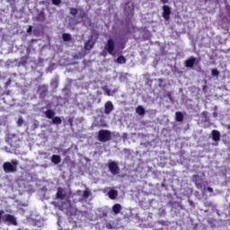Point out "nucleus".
I'll return each instance as SVG.
<instances>
[{"label": "nucleus", "instance_id": "obj_63", "mask_svg": "<svg viewBox=\"0 0 230 230\" xmlns=\"http://www.w3.org/2000/svg\"><path fill=\"white\" fill-rule=\"evenodd\" d=\"M34 126H35V128H37V127H38L37 123H34Z\"/></svg>", "mask_w": 230, "mask_h": 230}, {"label": "nucleus", "instance_id": "obj_54", "mask_svg": "<svg viewBox=\"0 0 230 230\" xmlns=\"http://www.w3.org/2000/svg\"><path fill=\"white\" fill-rule=\"evenodd\" d=\"M101 55H102V57H107V52H106V51H102V52L101 53Z\"/></svg>", "mask_w": 230, "mask_h": 230}, {"label": "nucleus", "instance_id": "obj_17", "mask_svg": "<svg viewBox=\"0 0 230 230\" xmlns=\"http://www.w3.org/2000/svg\"><path fill=\"white\" fill-rule=\"evenodd\" d=\"M37 12L36 21L38 22H44L46 21V9L41 8L40 11L37 10Z\"/></svg>", "mask_w": 230, "mask_h": 230}, {"label": "nucleus", "instance_id": "obj_56", "mask_svg": "<svg viewBox=\"0 0 230 230\" xmlns=\"http://www.w3.org/2000/svg\"><path fill=\"white\" fill-rule=\"evenodd\" d=\"M161 2L163 3V4H166L168 3V0H161Z\"/></svg>", "mask_w": 230, "mask_h": 230}, {"label": "nucleus", "instance_id": "obj_40", "mask_svg": "<svg viewBox=\"0 0 230 230\" xmlns=\"http://www.w3.org/2000/svg\"><path fill=\"white\" fill-rule=\"evenodd\" d=\"M212 111H213V113H212L213 118H218V106H214Z\"/></svg>", "mask_w": 230, "mask_h": 230}, {"label": "nucleus", "instance_id": "obj_45", "mask_svg": "<svg viewBox=\"0 0 230 230\" xmlns=\"http://www.w3.org/2000/svg\"><path fill=\"white\" fill-rule=\"evenodd\" d=\"M104 94H107V96H111V89H109L107 86L103 87Z\"/></svg>", "mask_w": 230, "mask_h": 230}, {"label": "nucleus", "instance_id": "obj_53", "mask_svg": "<svg viewBox=\"0 0 230 230\" xmlns=\"http://www.w3.org/2000/svg\"><path fill=\"white\" fill-rule=\"evenodd\" d=\"M207 190H208L209 193H213V188L211 187H208Z\"/></svg>", "mask_w": 230, "mask_h": 230}, {"label": "nucleus", "instance_id": "obj_33", "mask_svg": "<svg viewBox=\"0 0 230 230\" xmlns=\"http://www.w3.org/2000/svg\"><path fill=\"white\" fill-rule=\"evenodd\" d=\"M62 39L64 42H71L73 40V37L69 33H63L62 34Z\"/></svg>", "mask_w": 230, "mask_h": 230}, {"label": "nucleus", "instance_id": "obj_55", "mask_svg": "<svg viewBox=\"0 0 230 230\" xmlns=\"http://www.w3.org/2000/svg\"><path fill=\"white\" fill-rule=\"evenodd\" d=\"M3 94H8V93H6V92L2 93V94H0V100H4V98H1V96H3Z\"/></svg>", "mask_w": 230, "mask_h": 230}, {"label": "nucleus", "instance_id": "obj_32", "mask_svg": "<svg viewBox=\"0 0 230 230\" xmlns=\"http://www.w3.org/2000/svg\"><path fill=\"white\" fill-rule=\"evenodd\" d=\"M184 119V115L181 111H176L175 112V120L178 122L183 121Z\"/></svg>", "mask_w": 230, "mask_h": 230}, {"label": "nucleus", "instance_id": "obj_8", "mask_svg": "<svg viewBox=\"0 0 230 230\" xmlns=\"http://www.w3.org/2000/svg\"><path fill=\"white\" fill-rule=\"evenodd\" d=\"M96 40H98V34L92 33L88 39V40L84 43V49L85 51H91L94 45L96 44Z\"/></svg>", "mask_w": 230, "mask_h": 230}, {"label": "nucleus", "instance_id": "obj_19", "mask_svg": "<svg viewBox=\"0 0 230 230\" xmlns=\"http://www.w3.org/2000/svg\"><path fill=\"white\" fill-rule=\"evenodd\" d=\"M158 224H160V226H163L164 227L162 229L164 230H172V228L173 230H175V227L172 226V223H170L169 221H164V220H159Z\"/></svg>", "mask_w": 230, "mask_h": 230}, {"label": "nucleus", "instance_id": "obj_22", "mask_svg": "<svg viewBox=\"0 0 230 230\" xmlns=\"http://www.w3.org/2000/svg\"><path fill=\"white\" fill-rule=\"evenodd\" d=\"M7 66H10L11 67H19V59H8L6 61Z\"/></svg>", "mask_w": 230, "mask_h": 230}, {"label": "nucleus", "instance_id": "obj_58", "mask_svg": "<svg viewBox=\"0 0 230 230\" xmlns=\"http://www.w3.org/2000/svg\"><path fill=\"white\" fill-rule=\"evenodd\" d=\"M58 226L60 227V218L58 219Z\"/></svg>", "mask_w": 230, "mask_h": 230}, {"label": "nucleus", "instance_id": "obj_37", "mask_svg": "<svg viewBox=\"0 0 230 230\" xmlns=\"http://www.w3.org/2000/svg\"><path fill=\"white\" fill-rule=\"evenodd\" d=\"M69 14L72 15L73 17H75V15H78V9H76L75 7H70Z\"/></svg>", "mask_w": 230, "mask_h": 230}, {"label": "nucleus", "instance_id": "obj_12", "mask_svg": "<svg viewBox=\"0 0 230 230\" xmlns=\"http://www.w3.org/2000/svg\"><path fill=\"white\" fill-rule=\"evenodd\" d=\"M104 193H107L111 200H116L118 199L119 192L114 188L108 187L104 190Z\"/></svg>", "mask_w": 230, "mask_h": 230}, {"label": "nucleus", "instance_id": "obj_10", "mask_svg": "<svg viewBox=\"0 0 230 230\" xmlns=\"http://www.w3.org/2000/svg\"><path fill=\"white\" fill-rule=\"evenodd\" d=\"M200 62L199 58H195L194 56H190L184 61V66L187 69H193V67Z\"/></svg>", "mask_w": 230, "mask_h": 230}, {"label": "nucleus", "instance_id": "obj_59", "mask_svg": "<svg viewBox=\"0 0 230 230\" xmlns=\"http://www.w3.org/2000/svg\"><path fill=\"white\" fill-rule=\"evenodd\" d=\"M189 202H190V206H193V201L192 200H189Z\"/></svg>", "mask_w": 230, "mask_h": 230}, {"label": "nucleus", "instance_id": "obj_61", "mask_svg": "<svg viewBox=\"0 0 230 230\" xmlns=\"http://www.w3.org/2000/svg\"><path fill=\"white\" fill-rule=\"evenodd\" d=\"M162 188H164L166 185L164 183L161 184Z\"/></svg>", "mask_w": 230, "mask_h": 230}, {"label": "nucleus", "instance_id": "obj_31", "mask_svg": "<svg viewBox=\"0 0 230 230\" xmlns=\"http://www.w3.org/2000/svg\"><path fill=\"white\" fill-rule=\"evenodd\" d=\"M62 93H63L65 98H69V96L71 95V89H69V86H65L62 89Z\"/></svg>", "mask_w": 230, "mask_h": 230}, {"label": "nucleus", "instance_id": "obj_51", "mask_svg": "<svg viewBox=\"0 0 230 230\" xmlns=\"http://www.w3.org/2000/svg\"><path fill=\"white\" fill-rule=\"evenodd\" d=\"M32 30H33V27L30 25L27 29V33H31Z\"/></svg>", "mask_w": 230, "mask_h": 230}, {"label": "nucleus", "instance_id": "obj_7", "mask_svg": "<svg viewBox=\"0 0 230 230\" xmlns=\"http://www.w3.org/2000/svg\"><path fill=\"white\" fill-rule=\"evenodd\" d=\"M107 168L111 175H119V162L109 160L107 163Z\"/></svg>", "mask_w": 230, "mask_h": 230}, {"label": "nucleus", "instance_id": "obj_21", "mask_svg": "<svg viewBox=\"0 0 230 230\" xmlns=\"http://www.w3.org/2000/svg\"><path fill=\"white\" fill-rule=\"evenodd\" d=\"M212 136V140L215 141L216 143H218L220 141V131L214 129L211 132Z\"/></svg>", "mask_w": 230, "mask_h": 230}, {"label": "nucleus", "instance_id": "obj_43", "mask_svg": "<svg viewBox=\"0 0 230 230\" xmlns=\"http://www.w3.org/2000/svg\"><path fill=\"white\" fill-rule=\"evenodd\" d=\"M42 226H44V223H42V221H40V220L36 219V221L34 223V226L35 227H42Z\"/></svg>", "mask_w": 230, "mask_h": 230}, {"label": "nucleus", "instance_id": "obj_34", "mask_svg": "<svg viewBox=\"0 0 230 230\" xmlns=\"http://www.w3.org/2000/svg\"><path fill=\"white\" fill-rule=\"evenodd\" d=\"M28 64V57H22L21 58L20 61L18 60V67H20V66H26Z\"/></svg>", "mask_w": 230, "mask_h": 230}, {"label": "nucleus", "instance_id": "obj_27", "mask_svg": "<svg viewBox=\"0 0 230 230\" xmlns=\"http://www.w3.org/2000/svg\"><path fill=\"white\" fill-rule=\"evenodd\" d=\"M52 125H62V119L58 116H54L51 119Z\"/></svg>", "mask_w": 230, "mask_h": 230}, {"label": "nucleus", "instance_id": "obj_35", "mask_svg": "<svg viewBox=\"0 0 230 230\" xmlns=\"http://www.w3.org/2000/svg\"><path fill=\"white\" fill-rule=\"evenodd\" d=\"M117 63L118 64H126L127 63V58H125V56L121 55V56H119L117 58Z\"/></svg>", "mask_w": 230, "mask_h": 230}, {"label": "nucleus", "instance_id": "obj_14", "mask_svg": "<svg viewBox=\"0 0 230 230\" xmlns=\"http://www.w3.org/2000/svg\"><path fill=\"white\" fill-rule=\"evenodd\" d=\"M4 221L8 224V226H17V218L12 214H5L4 216Z\"/></svg>", "mask_w": 230, "mask_h": 230}, {"label": "nucleus", "instance_id": "obj_64", "mask_svg": "<svg viewBox=\"0 0 230 230\" xmlns=\"http://www.w3.org/2000/svg\"><path fill=\"white\" fill-rule=\"evenodd\" d=\"M28 176H30V174H28V173H25V177H28Z\"/></svg>", "mask_w": 230, "mask_h": 230}, {"label": "nucleus", "instance_id": "obj_36", "mask_svg": "<svg viewBox=\"0 0 230 230\" xmlns=\"http://www.w3.org/2000/svg\"><path fill=\"white\" fill-rule=\"evenodd\" d=\"M136 112H137V114H138L139 116H144V114H145V108H143V106H138V107L136 109Z\"/></svg>", "mask_w": 230, "mask_h": 230}, {"label": "nucleus", "instance_id": "obj_49", "mask_svg": "<svg viewBox=\"0 0 230 230\" xmlns=\"http://www.w3.org/2000/svg\"><path fill=\"white\" fill-rule=\"evenodd\" d=\"M7 75L4 72H0V79L1 80H4V78H6Z\"/></svg>", "mask_w": 230, "mask_h": 230}, {"label": "nucleus", "instance_id": "obj_50", "mask_svg": "<svg viewBox=\"0 0 230 230\" xmlns=\"http://www.w3.org/2000/svg\"><path fill=\"white\" fill-rule=\"evenodd\" d=\"M73 121H74L73 117H68L67 123L70 125V127H73Z\"/></svg>", "mask_w": 230, "mask_h": 230}, {"label": "nucleus", "instance_id": "obj_52", "mask_svg": "<svg viewBox=\"0 0 230 230\" xmlns=\"http://www.w3.org/2000/svg\"><path fill=\"white\" fill-rule=\"evenodd\" d=\"M107 229H112V225L111 223H108L106 225Z\"/></svg>", "mask_w": 230, "mask_h": 230}, {"label": "nucleus", "instance_id": "obj_9", "mask_svg": "<svg viewBox=\"0 0 230 230\" xmlns=\"http://www.w3.org/2000/svg\"><path fill=\"white\" fill-rule=\"evenodd\" d=\"M36 93L40 100H44L49 94V86L48 84H40Z\"/></svg>", "mask_w": 230, "mask_h": 230}, {"label": "nucleus", "instance_id": "obj_13", "mask_svg": "<svg viewBox=\"0 0 230 230\" xmlns=\"http://www.w3.org/2000/svg\"><path fill=\"white\" fill-rule=\"evenodd\" d=\"M67 199V192L64 188L58 187L56 193V200H66Z\"/></svg>", "mask_w": 230, "mask_h": 230}, {"label": "nucleus", "instance_id": "obj_4", "mask_svg": "<svg viewBox=\"0 0 230 230\" xmlns=\"http://www.w3.org/2000/svg\"><path fill=\"white\" fill-rule=\"evenodd\" d=\"M114 111V104L111 101H107L104 103V111L103 108H99L95 111L96 114H99L101 118H103V114L109 116Z\"/></svg>", "mask_w": 230, "mask_h": 230}, {"label": "nucleus", "instance_id": "obj_5", "mask_svg": "<svg viewBox=\"0 0 230 230\" xmlns=\"http://www.w3.org/2000/svg\"><path fill=\"white\" fill-rule=\"evenodd\" d=\"M112 139V133L109 129H100L97 134V140L101 143H109Z\"/></svg>", "mask_w": 230, "mask_h": 230}, {"label": "nucleus", "instance_id": "obj_26", "mask_svg": "<svg viewBox=\"0 0 230 230\" xmlns=\"http://www.w3.org/2000/svg\"><path fill=\"white\" fill-rule=\"evenodd\" d=\"M43 114H45V117L48 118V119H52L55 116V111L53 110H47L46 111H43Z\"/></svg>", "mask_w": 230, "mask_h": 230}, {"label": "nucleus", "instance_id": "obj_44", "mask_svg": "<svg viewBox=\"0 0 230 230\" xmlns=\"http://www.w3.org/2000/svg\"><path fill=\"white\" fill-rule=\"evenodd\" d=\"M52 4H54L55 6H58L61 4L62 0H51Z\"/></svg>", "mask_w": 230, "mask_h": 230}, {"label": "nucleus", "instance_id": "obj_1", "mask_svg": "<svg viewBox=\"0 0 230 230\" xmlns=\"http://www.w3.org/2000/svg\"><path fill=\"white\" fill-rule=\"evenodd\" d=\"M74 102L81 112H85V111H93V103L89 102V99L84 94H76Z\"/></svg>", "mask_w": 230, "mask_h": 230}, {"label": "nucleus", "instance_id": "obj_62", "mask_svg": "<svg viewBox=\"0 0 230 230\" xmlns=\"http://www.w3.org/2000/svg\"><path fill=\"white\" fill-rule=\"evenodd\" d=\"M102 102V99H98L97 103H100Z\"/></svg>", "mask_w": 230, "mask_h": 230}, {"label": "nucleus", "instance_id": "obj_41", "mask_svg": "<svg viewBox=\"0 0 230 230\" xmlns=\"http://www.w3.org/2000/svg\"><path fill=\"white\" fill-rule=\"evenodd\" d=\"M24 124V119H22V116H19L18 120L16 122L17 127H22Z\"/></svg>", "mask_w": 230, "mask_h": 230}, {"label": "nucleus", "instance_id": "obj_57", "mask_svg": "<svg viewBox=\"0 0 230 230\" xmlns=\"http://www.w3.org/2000/svg\"><path fill=\"white\" fill-rule=\"evenodd\" d=\"M3 211L2 210H0V222H1V218H3Z\"/></svg>", "mask_w": 230, "mask_h": 230}, {"label": "nucleus", "instance_id": "obj_46", "mask_svg": "<svg viewBox=\"0 0 230 230\" xmlns=\"http://www.w3.org/2000/svg\"><path fill=\"white\" fill-rule=\"evenodd\" d=\"M159 217H164L166 215L165 209H160L158 212Z\"/></svg>", "mask_w": 230, "mask_h": 230}, {"label": "nucleus", "instance_id": "obj_11", "mask_svg": "<svg viewBox=\"0 0 230 230\" xmlns=\"http://www.w3.org/2000/svg\"><path fill=\"white\" fill-rule=\"evenodd\" d=\"M104 49L108 51L109 55H114V49H116V42H114V40L109 39L104 46Z\"/></svg>", "mask_w": 230, "mask_h": 230}, {"label": "nucleus", "instance_id": "obj_25", "mask_svg": "<svg viewBox=\"0 0 230 230\" xmlns=\"http://www.w3.org/2000/svg\"><path fill=\"white\" fill-rule=\"evenodd\" d=\"M15 76H17L16 73H13L11 75V78H9L7 80V82L4 84V89H8V87H10L12 82H15V80L12 79V78H15Z\"/></svg>", "mask_w": 230, "mask_h": 230}, {"label": "nucleus", "instance_id": "obj_60", "mask_svg": "<svg viewBox=\"0 0 230 230\" xmlns=\"http://www.w3.org/2000/svg\"><path fill=\"white\" fill-rule=\"evenodd\" d=\"M206 206H208V208L211 207V202L206 203Z\"/></svg>", "mask_w": 230, "mask_h": 230}, {"label": "nucleus", "instance_id": "obj_3", "mask_svg": "<svg viewBox=\"0 0 230 230\" xmlns=\"http://www.w3.org/2000/svg\"><path fill=\"white\" fill-rule=\"evenodd\" d=\"M191 182H194L197 190H200L201 191H204V190H206V188L208 187V181L204 180V177H202V175L199 174L192 175Z\"/></svg>", "mask_w": 230, "mask_h": 230}, {"label": "nucleus", "instance_id": "obj_23", "mask_svg": "<svg viewBox=\"0 0 230 230\" xmlns=\"http://www.w3.org/2000/svg\"><path fill=\"white\" fill-rule=\"evenodd\" d=\"M77 195H81V197H83V199H89V196L91 195V191H89V190H77Z\"/></svg>", "mask_w": 230, "mask_h": 230}, {"label": "nucleus", "instance_id": "obj_47", "mask_svg": "<svg viewBox=\"0 0 230 230\" xmlns=\"http://www.w3.org/2000/svg\"><path fill=\"white\" fill-rule=\"evenodd\" d=\"M43 109H47V111H52L51 110V103L49 102V101L47 102V104L45 107H43Z\"/></svg>", "mask_w": 230, "mask_h": 230}, {"label": "nucleus", "instance_id": "obj_38", "mask_svg": "<svg viewBox=\"0 0 230 230\" xmlns=\"http://www.w3.org/2000/svg\"><path fill=\"white\" fill-rule=\"evenodd\" d=\"M94 123L95 125H98V127H107V122H105V120L103 119V117H101L100 122L96 123L95 121Z\"/></svg>", "mask_w": 230, "mask_h": 230}, {"label": "nucleus", "instance_id": "obj_48", "mask_svg": "<svg viewBox=\"0 0 230 230\" xmlns=\"http://www.w3.org/2000/svg\"><path fill=\"white\" fill-rule=\"evenodd\" d=\"M40 4H45V6H49L51 4L49 0H43L40 2Z\"/></svg>", "mask_w": 230, "mask_h": 230}, {"label": "nucleus", "instance_id": "obj_39", "mask_svg": "<svg viewBox=\"0 0 230 230\" xmlns=\"http://www.w3.org/2000/svg\"><path fill=\"white\" fill-rule=\"evenodd\" d=\"M219 75H220V72L218 71V69L213 68L211 70V76H214L215 78H218Z\"/></svg>", "mask_w": 230, "mask_h": 230}, {"label": "nucleus", "instance_id": "obj_2", "mask_svg": "<svg viewBox=\"0 0 230 230\" xmlns=\"http://www.w3.org/2000/svg\"><path fill=\"white\" fill-rule=\"evenodd\" d=\"M19 167V161L13 159L10 162L3 164V170L4 173H17V168Z\"/></svg>", "mask_w": 230, "mask_h": 230}, {"label": "nucleus", "instance_id": "obj_24", "mask_svg": "<svg viewBox=\"0 0 230 230\" xmlns=\"http://www.w3.org/2000/svg\"><path fill=\"white\" fill-rule=\"evenodd\" d=\"M144 78H145L146 85L152 87V84H154V81L152 79H150V74H145Z\"/></svg>", "mask_w": 230, "mask_h": 230}, {"label": "nucleus", "instance_id": "obj_6", "mask_svg": "<svg viewBox=\"0 0 230 230\" xmlns=\"http://www.w3.org/2000/svg\"><path fill=\"white\" fill-rule=\"evenodd\" d=\"M79 18L80 20H75V24L83 22V26H93V20L84 11L79 13Z\"/></svg>", "mask_w": 230, "mask_h": 230}, {"label": "nucleus", "instance_id": "obj_15", "mask_svg": "<svg viewBox=\"0 0 230 230\" xmlns=\"http://www.w3.org/2000/svg\"><path fill=\"white\" fill-rule=\"evenodd\" d=\"M162 10V17H164L165 21H170V15H172V7H170V5H164Z\"/></svg>", "mask_w": 230, "mask_h": 230}, {"label": "nucleus", "instance_id": "obj_42", "mask_svg": "<svg viewBox=\"0 0 230 230\" xmlns=\"http://www.w3.org/2000/svg\"><path fill=\"white\" fill-rule=\"evenodd\" d=\"M37 221V219L31 217H27V222L29 224H31V226H35V222Z\"/></svg>", "mask_w": 230, "mask_h": 230}, {"label": "nucleus", "instance_id": "obj_28", "mask_svg": "<svg viewBox=\"0 0 230 230\" xmlns=\"http://www.w3.org/2000/svg\"><path fill=\"white\" fill-rule=\"evenodd\" d=\"M112 211L115 215H119V213L121 211V204L116 203L112 206Z\"/></svg>", "mask_w": 230, "mask_h": 230}, {"label": "nucleus", "instance_id": "obj_20", "mask_svg": "<svg viewBox=\"0 0 230 230\" xmlns=\"http://www.w3.org/2000/svg\"><path fill=\"white\" fill-rule=\"evenodd\" d=\"M124 13L128 17L134 14V7L130 6L128 4L124 5Z\"/></svg>", "mask_w": 230, "mask_h": 230}, {"label": "nucleus", "instance_id": "obj_29", "mask_svg": "<svg viewBox=\"0 0 230 230\" xmlns=\"http://www.w3.org/2000/svg\"><path fill=\"white\" fill-rule=\"evenodd\" d=\"M60 161H62V158H60V155H53L51 156V163H53L54 164H59Z\"/></svg>", "mask_w": 230, "mask_h": 230}, {"label": "nucleus", "instance_id": "obj_18", "mask_svg": "<svg viewBox=\"0 0 230 230\" xmlns=\"http://www.w3.org/2000/svg\"><path fill=\"white\" fill-rule=\"evenodd\" d=\"M54 98L56 99L58 107H64L67 103V97L54 96Z\"/></svg>", "mask_w": 230, "mask_h": 230}, {"label": "nucleus", "instance_id": "obj_30", "mask_svg": "<svg viewBox=\"0 0 230 230\" xmlns=\"http://www.w3.org/2000/svg\"><path fill=\"white\" fill-rule=\"evenodd\" d=\"M202 123H209V116H208V111H203L201 113Z\"/></svg>", "mask_w": 230, "mask_h": 230}, {"label": "nucleus", "instance_id": "obj_16", "mask_svg": "<svg viewBox=\"0 0 230 230\" xmlns=\"http://www.w3.org/2000/svg\"><path fill=\"white\" fill-rule=\"evenodd\" d=\"M59 84H60V79H59L58 75H56L54 78L51 79L50 88H51L52 93H57Z\"/></svg>", "mask_w": 230, "mask_h": 230}]
</instances>
